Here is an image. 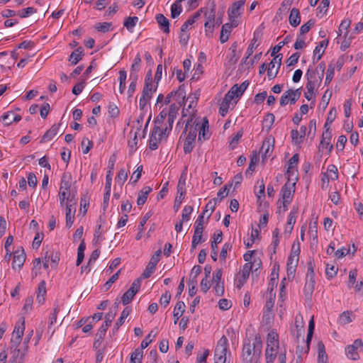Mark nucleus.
I'll return each mask as SVG.
<instances>
[{
  "label": "nucleus",
  "mask_w": 363,
  "mask_h": 363,
  "mask_svg": "<svg viewBox=\"0 0 363 363\" xmlns=\"http://www.w3.org/2000/svg\"><path fill=\"white\" fill-rule=\"evenodd\" d=\"M262 344L259 337H255V342H245L242 347V357L246 363L257 362L262 353Z\"/></svg>",
  "instance_id": "f257e3e1"
},
{
  "label": "nucleus",
  "mask_w": 363,
  "mask_h": 363,
  "mask_svg": "<svg viewBox=\"0 0 363 363\" xmlns=\"http://www.w3.org/2000/svg\"><path fill=\"white\" fill-rule=\"evenodd\" d=\"M282 55H275L268 66L267 77L269 79H274L280 69L281 65Z\"/></svg>",
  "instance_id": "f03ea898"
},
{
  "label": "nucleus",
  "mask_w": 363,
  "mask_h": 363,
  "mask_svg": "<svg viewBox=\"0 0 363 363\" xmlns=\"http://www.w3.org/2000/svg\"><path fill=\"white\" fill-rule=\"evenodd\" d=\"M161 250H158L154 255L151 257L150 262H148L147 265L146 266L144 272L142 274V277L143 279H147L149 278L152 273L154 272L156 265L160 261V257L161 255Z\"/></svg>",
  "instance_id": "7ed1b4c3"
},
{
  "label": "nucleus",
  "mask_w": 363,
  "mask_h": 363,
  "mask_svg": "<svg viewBox=\"0 0 363 363\" xmlns=\"http://www.w3.org/2000/svg\"><path fill=\"white\" fill-rule=\"evenodd\" d=\"M198 125H199V123L196 124L194 128H191L187 134L184 144V152L185 154H189L193 150L197 133L196 127Z\"/></svg>",
  "instance_id": "20e7f679"
},
{
  "label": "nucleus",
  "mask_w": 363,
  "mask_h": 363,
  "mask_svg": "<svg viewBox=\"0 0 363 363\" xmlns=\"http://www.w3.org/2000/svg\"><path fill=\"white\" fill-rule=\"evenodd\" d=\"M298 178L295 177L294 179H292V182H286L281 188V194L282 197V201H292L293 195L295 192V186L296 184Z\"/></svg>",
  "instance_id": "39448f33"
},
{
  "label": "nucleus",
  "mask_w": 363,
  "mask_h": 363,
  "mask_svg": "<svg viewBox=\"0 0 363 363\" xmlns=\"http://www.w3.org/2000/svg\"><path fill=\"white\" fill-rule=\"evenodd\" d=\"M61 125V123L52 125L51 128L48 130L43 135L40 143H45L48 142L53 139L58 133H60V135H62L64 133V130H60V127Z\"/></svg>",
  "instance_id": "423d86ee"
},
{
  "label": "nucleus",
  "mask_w": 363,
  "mask_h": 363,
  "mask_svg": "<svg viewBox=\"0 0 363 363\" xmlns=\"http://www.w3.org/2000/svg\"><path fill=\"white\" fill-rule=\"evenodd\" d=\"M157 86H156L154 89L152 86H150L149 85L144 86L143 90L142 92V96L140 99L139 106L141 110H143L147 103L150 101L152 98V93L156 91Z\"/></svg>",
  "instance_id": "0eeeda50"
},
{
  "label": "nucleus",
  "mask_w": 363,
  "mask_h": 363,
  "mask_svg": "<svg viewBox=\"0 0 363 363\" xmlns=\"http://www.w3.org/2000/svg\"><path fill=\"white\" fill-rule=\"evenodd\" d=\"M228 348V340L225 335H223L218 341L214 352V357H226Z\"/></svg>",
  "instance_id": "6e6552de"
},
{
  "label": "nucleus",
  "mask_w": 363,
  "mask_h": 363,
  "mask_svg": "<svg viewBox=\"0 0 363 363\" xmlns=\"http://www.w3.org/2000/svg\"><path fill=\"white\" fill-rule=\"evenodd\" d=\"M325 69V64L320 62L315 69H313L311 66H309L306 72H311L313 74L312 80L317 81V85L319 86L324 76Z\"/></svg>",
  "instance_id": "1a4fd4ad"
},
{
  "label": "nucleus",
  "mask_w": 363,
  "mask_h": 363,
  "mask_svg": "<svg viewBox=\"0 0 363 363\" xmlns=\"http://www.w3.org/2000/svg\"><path fill=\"white\" fill-rule=\"evenodd\" d=\"M223 239V233L221 230H217L213 235V240L211 241V255L212 259L216 262L218 257V244L221 242Z\"/></svg>",
  "instance_id": "9d476101"
},
{
  "label": "nucleus",
  "mask_w": 363,
  "mask_h": 363,
  "mask_svg": "<svg viewBox=\"0 0 363 363\" xmlns=\"http://www.w3.org/2000/svg\"><path fill=\"white\" fill-rule=\"evenodd\" d=\"M26 255L23 247L16 250L13 252V259L12 262V268L16 269V267L20 269L26 261Z\"/></svg>",
  "instance_id": "9b49d317"
},
{
  "label": "nucleus",
  "mask_w": 363,
  "mask_h": 363,
  "mask_svg": "<svg viewBox=\"0 0 363 363\" xmlns=\"http://www.w3.org/2000/svg\"><path fill=\"white\" fill-rule=\"evenodd\" d=\"M238 26V21L237 20H233L230 23H225L222 26L220 35V41L221 43H224L228 40L232 28Z\"/></svg>",
  "instance_id": "f8f14e48"
},
{
  "label": "nucleus",
  "mask_w": 363,
  "mask_h": 363,
  "mask_svg": "<svg viewBox=\"0 0 363 363\" xmlns=\"http://www.w3.org/2000/svg\"><path fill=\"white\" fill-rule=\"evenodd\" d=\"M245 1L240 0L233 3L230 8L228 9V18L230 22L233 20H236V18L240 15V9L244 6Z\"/></svg>",
  "instance_id": "ddd939ff"
},
{
  "label": "nucleus",
  "mask_w": 363,
  "mask_h": 363,
  "mask_svg": "<svg viewBox=\"0 0 363 363\" xmlns=\"http://www.w3.org/2000/svg\"><path fill=\"white\" fill-rule=\"evenodd\" d=\"M160 131L159 125H155L150 137L149 147L151 150H155L158 148L162 138L159 136L158 133Z\"/></svg>",
  "instance_id": "4468645a"
},
{
  "label": "nucleus",
  "mask_w": 363,
  "mask_h": 363,
  "mask_svg": "<svg viewBox=\"0 0 363 363\" xmlns=\"http://www.w3.org/2000/svg\"><path fill=\"white\" fill-rule=\"evenodd\" d=\"M306 77L307 79V82L306 85L307 92H305L304 96L307 100L310 101L312 99L315 87L318 86L317 81L312 80L313 75L311 76V72H306Z\"/></svg>",
  "instance_id": "2eb2a0df"
},
{
  "label": "nucleus",
  "mask_w": 363,
  "mask_h": 363,
  "mask_svg": "<svg viewBox=\"0 0 363 363\" xmlns=\"http://www.w3.org/2000/svg\"><path fill=\"white\" fill-rule=\"evenodd\" d=\"M315 279L306 278V284L303 288V293L307 299H310L315 289Z\"/></svg>",
  "instance_id": "dca6fc26"
},
{
  "label": "nucleus",
  "mask_w": 363,
  "mask_h": 363,
  "mask_svg": "<svg viewBox=\"0 0 363 363\" xmlns=\"http://www.w3.org/2000/svg\"><path fill=\"white\" fill-rule=\"evenodd\" d=\"M111 178L109 175H106V184H105V193L104 194V210L108 206V201L111 196Z\"/></svg>",
  "instance_id": "f3484780"
},
{
  "label": "nucleus",
  "mask_w": 363,
  "mask_h": 363,
  "mask_svg": "<svg viewBox=\"0 0 363 363\" xmlns=\"http://www.w3.org/2000/svg\"><path fill=\"white\" fill-rule=\"evenodd\" d=\"M157 23L159 24L160 28L165 33H169V20L162 13L157 14L155 16Z\"/></svg>",
  "instance_id": "a211bd4d"
},
{
  "label": "nucleus",
  "mask_w": 363,
  "mask_h": 363,
  "mask_svg": "<svg viewBox=\"0 0 363 363\" xmlns=\"http://www.w3.org/2000/svg\"><path fill=\"white\" fill-rule=\"evenodd\" d=\"M289 21L291 26L296 27L301 23V16L299 10L296 8H293L291 10L290 15L289 17Z\"/></svg>",
  "instance_id": "6ab92c4d"
},
{
  "label": "nucleus",
  "mask_w": 363,
  "mask_h": 363,
  "mask_svg": "<svg viewBox=\"0 0 363 363\" xmlns=\"http://www.w3.org/2000/svg\"><path fill=\"white\" fill-rule=\"evenodd\" d=\"M274 149V145L271 143L269 140H264L262 143L261 151L262 152V160L264 161L270 154L272 152Z\"/></svg>",
  "instance_id": "aec40b11"
},
{
  "label": "nucleus",
  "mask_w": 363,
  "mask_h": 363,
  "mask_svg": "<svg viewBox=\"0 0 363 363\" xmlns=\"http://www.w3.org/2000/svg\"><path fill=\"white\" fill-rule=\"evenodd\" d=\"M152 191L150 186L143 187L139 192L137 199V204L143 206L147 201L148 194Z\"/></svg>",
  "instance_id": "412c9836"
},
{
  "label": "nucleus",
  "mask_w": 363,
  "mask_h": 363,
  "mask_svg": "<svg viewBox=\"0 0 363 363\" xmlns=\"http://www.w3.org/2000/svg\"><path fill=\"white\" fill-rule=\"evenodd\" d=\"M278 343L276 347H267L265 350L266 363H274L277 354Z\"/></svg>",
  "instance_id": "4be33fe9"
},
{
  "label": "nucleus",
  "mask_w": 363,
  "mask_h": 363,
  "mask_svg": "<svg viewBox=\"0 0 363 363\" xmlns=\"http://www.w3.org/2000/svg\"><path fill=\"white\" fill-rule=\"evenodd\" d=\"M185 311V304L183 301H178L174 309L173 316L174 318V323L177 324L178 320L182 316Z\"/></svg>",
  "instance_id": "5701e85b"
},
{
  "label": "nucleus",
  "mask_w": 363,
  "mask_h": 363,
  "mask_svg": "<svg viewBox=\"0 0 363 363\" xmlns=\"http://www.w3.org/2000/svg\"><path fill=\"white\" fill-rule=\"evenodd\" d=\"M84 56V49L82 47H79L74 50L70 55L69 61L72 65H77Z\"/></svg>",
  "instance_id": "b1692460"
},
{
  "label": "nucleus",
  "mask_w": 363,
  "mask_h": 363,
  "mask_svg": "<svg viewBox=\"0 0 363 363\" xmlns=\"http://www.w3.org/2000/svg\"><path fill=\"white\" fill-rule=\"evenodd\" d=\"M314 329H315V323H314L313 317H312L308 323V334H307V337H306V350L304 352L306 354L308 352V351L310 350V343L312 340Z\"/></svg>",
  "instance_id": "393cba45"
},
{
  "label": "nucleus",
  "mask_w": 363,
  "mask_h": 363,
  "mask_svg": "<svg viewBox=\"0 0 363 363\" xmlns=\"http://www.w3.org/2000/svg\"><path fill=\"white\" fill-rule=\"evenodd\" d=\"M46 294V284L45 281L39 283L38 287V293L36 300L40 304H43L45 301V295Z\"/></svg>",
  "instance_id": "a878e982"
},
{
  "label": "nucleus",
  "mask_w": 363,
  "mask_h": 363,
  "mask_svg": "<svg viewBox=\"0 0 363 363\" xmlns=\"http://www.w3.org/2000/svg\"><path fill=\"white\" fill-rule=\"evenodd\" d=\"M199 128L200 131L199 133V140H201V138H203V140H208L209 138V135H208V121L206 117L203 118V123Z\"/></svg>",
  "instance_id": "bb28decb"
},
{
  "label": "nucleus",
  "mask_w": 363,
  "mask_h": 363,
  "mask_svg": "<svg viewBox=\"0 0 363 363\" xmlns=\"http://www.w3.org/2000/svg\"><path fill=\"white\" fill-rule=\"evenodd\" d=\"M25 329L24 321L22 323V326H16L13 330V335H16V337L14 340H11V342L15 345V346L18 347L21 342V340L22 336L23 335V331Z\"/></svg>",
  "instance_id": "cd10ccee"
},
{
  "label": "nucleus",
  "mask_w": 363,
  "mask_h": 363,
  "mask_svg": "<svg viewBox=\"0 0 363 363\" xmlns=\"http://www.w3.org/2000/svg\"><path fill=\"white\" fill-rule=\"evenodd\" d=\"M130 313V309L128 307H126L123 309L122 311L121 316L117 320L116 323H115V325L113 328V330L117 331L119 328L124 323L125 318L129 315Z\"/></svg>",
  "instance_id": "c85d7f7f"
},
{
  "label": "nucleus",
  "mask_w": 363,
  "mask_h": 363,
  "mask_svg": "<svg viewBox=\"0 0 363 363\" xmlns=\"http://www.w3.org/2000/svg\"><path fill=\"white\" fill-rule=\"evenodd\" d=\"M26 352L24 351L23 352L21 353V350L16 346L13 352V356L10 358L9 363H17L18 359L19 363H23Z\"/></svg>",
  "instance_id": "c756f323"
},
{
  "label": "nucleus",
  "mask_w": 363,
  "mask_h": 363,
  "mask_svg": "<svg viewBox=\"0 0 363 363\" xmlns=\"http://www.w3.org/2000/svg\"><path fill=\"white\" fill-rule=\"evenodd\" d=\"M298 258L289 257L287 259V274L289 276L294 275L296 267L298 265Z\"/></svg>",
  "instance_id": "7c9ffc66"
},
{
  "label": "nucleus",
  "mask_w": 363,
  "mask_h": 363,
  "mask_svg": "<svg viewBox=\"0 0 363 363\" xmlns=\"http://www.w3.org/2000/svg\"><path fill=\"white\" fill-rule=\"evenodd\" d=\"M174 96V99L177 101L181 106V100H182V103L184 102V100L186 96V91H185V86L184 84H182L179 86V88L177 90H173Z\"/></svg>",
  "instance_id": "2f4dec72"
},
{
  "label": "nucleus",
  "mask_w": 363,
  "mask_h": 363,
  "mask_svg": "<svg viewBox=\"0 0 363 363\" xmlns=\"http://www.w3.org/2000/svg\"><path fill=\"white\" fill-rule=\"evenodd\" d=\"M138 21V18L137 16H129L125 19L123 26L125 27L128 31L133 32V30L136 26Z\"/></svg>",
  "instance_id": "473e14b6"
},
{
  "label": "nucleus",
  "mask_w": 363,
  "mask_h": 363,
  "mask_svg": "<svg viewBox=\"0 0 363 363\" xmlns=\"http://www.w3.org/2000/svg\"><path fill=\"white\" fill-rule=\"evenodd\" d=\"M351 24V21L350 19H344L340 26H339V30H338V35L340 36L342 33H344V38L347 37L348 34V28H350Z\"/></svg>",
  "instance_id": "72a5a7b5"
},
{
  "label": "nucleus",
  "mask_w": 363,
  "mask_h": 363,
  "mask_svg": "<svg viewBox=\"0 0 363 363\" xmlns=\"http://www.w3.org/2000/svg\"><path fill=\"white\" fill-rule=\"evenodd\" d=\"M357 350L352 345H348L345 348V354L347 357L352 360H357L359 358Z\"/></svg>",
  "instance_id": "f704fd0d"
},
{
  "label": "nucleus",
  "mask_w": 363,
  "mask_h": 363,
  "mask_svg": "<svg viewBox=\"0 0 363 363\" xmlns=\"http://www.w3.org/2000/svg\"><path fill=\"white\" fill-rule=\"evenodd\" d=\"M318 363H325L327 360V354L325 350V345L321 341L318 343Z\"/></svg>",
  "instance_id": "c9c22d12"
},
{
  "label": "nucleus",
  "mask_w": 363,
  "mask_h": 363,
  "mask_svg": "<svg viewBox=\"0 0 363 363\" xmlns=\"http://www.w3.org/2000/svg\"><path fill=\"white\" fill-rule=\"evenodd\" d=\"M259 156L257 155L256 152L253 153L251 155L249 167L245 172L246 175H247L248 174H252V172H254L255 166L259 162Z\"/></svg>",
  "instance_id": "e433bc0d"
},
{
  "label": "nucleus",
  "mask_w": 363,
  "mask_h": 363,
  "mask_svg": "<svg viewBox=\"0 0 363 363\" xmlns=\"http://www.w3.org/2000/svg\"><path fill=\"white\" fill-rule=\"evenodd\" d=\"M186 175L185 172H183L179 179L177 184V194H186Z\"/></svg>",
  "instance_id": "4c0bfd02"
},
{
  "label": "nucleus",
  "mask_w": 363,
  "mask_h": 363,
  "mask_svg": "<svg viewBox=\"0 0 363 363\" xmlns=\"http://www.w3.org/2000/svg\"><path fill=\"white\" fill-rule=\"evenodd\" d=\"M259 35V31L254 32L253 38L246 51V54H247V56H251L253 54L254 50H255L257 48L258 45H255V43L257 40Z\"/></svg>",
  "instance_id": "58836bf2"
},
{
  "label": "nucleus",
  "mask_w": 363,
  "mask_h": 363,
  "mask_svg": "<svg viewBox=\"0 0 363 363\" xmlns=\"http://www.w3.org/2000/svg\"><path fill=\"white\" fill-rule=\"evenodd\" d=\"M77 203V200L75 198L74 195L71 196L69 193L67 197L66 202V211H69V212H74V207L76 208V205Z\"/></svg>",
  "instance_id": "ea45409f"
},
{
  "label": "nucleus",
  "mask_w": 363,
  "mask_h": 363,
  "mask_svg": "<svg viewBox=\"0 0 363 363\" xmlns=\"http://www.w3.org/2000/svg\"><path fill=\"white\" fill-rule=\"evenodd\" d=\"M141 63V58L139 54H138L133 60V62L131 66V72L130 77L132 78L134 74H137V72L140 69V65Z\"/></svg>",
  "instance_id": "a19ab883"
},
{
  "label": "nucleus",
  "mask_w": 363,
  "mask_h": 363,
  "mask_svg": "<svg viewBox=\"0 0 363 363\" xmlns=\"http://www.w3.org/2000/svg\"><path fill=\"white\" fill-rule=\"evenodd\" d=\"M143 350L137 348L130 355V363H141L143 359Z\"/></svg>",
  "instance_id": "79ce46f5"
},
{
  "label": "nucleus",
  "mask_w": 363,
  "mask_h": 363,
  "mask_svg": "<svg viewBox=\"0 0 363 363\" xmlns=\"http://www.w3.org/2000/svg\"><path fill=\"white\" fill-rule=\"evenodd\" d=\"M298 213V206H294L291 212L289 213L288 220H287V225L289 226H293L296 223L297 215Z\"/></svg>",
  "instance_id": "37998d69"
},
{
  "label": "nucleus",
  "mask_w": 363,
  "mask_h": 363,
  "mask_svg": "<svg viewBox=\"0 0 363 363\" xmlns=\"http://www.w3.org/2000/svg\"><path fill=\"white\" fill-rule=\"evenodd\" d=\"M135 294V291L132 289H128L125 291L121 297L123 304L125 306L130 303Z\"/></svg>",
  "instance_id": "c03bdc74"
},
{
  "label": "nucleus",
  "mask_w": 363,
  "mask_h": 363,
  "mask_svg": "<svg viewBox=\"0 0 363 363\" xmlns=\"http://www.w3.org/2000/svg\"><path fill=\"white\" fill-rule=\"evenodd\" d=\"M292 143L295 145H301L303 142V138L297 130H292L291 132Z\"/></svg>",
  "instance_id": "a18cd8bd"
},
{
  "label": "nucleus",
  "mask_w": 363,
  "mask_h": 363,
  "mask_svg": "<svg viewBox=\"0 0 363 363\" xmlns=\"http://www.w3.org/2000/svg\"><path fill=\"white\" fill-rule=\"evenodd\" d=\"M328 45V40H322L319 43V44L313 50V63L315 64V57L316 55H319L321 53V49L323 48L324 50L327 48Z\"/></svg>",
  "instance_id": "49530a36"
},
{
  "label": "nucleus",
  "mask_w": 363,
  "mask_h": 363,
  "mask_svg": "<svg viewBox=\"0 0 363 363\" xmlns=\"http://www.w3.org/2000/svg\"><path fill=\"white\" fill-rule=\"evenodd\" d=\"M302 88L296 89V90L289 89V92L291 95L290 104H294L300 98L301 95Z\"/></svg>",
  "instance_id": "de8ad7c7"
},
{
  "label": "nucleus",
  "mask_w": 363,
  "mask_h": 363,
  "mask_svg": "<svg viewBox=\"0 0 363 363\" xmlns=\"http://www.w3.org/2000/svg\"><path fill=\"white\" fill-rule=\"evenodd\" d=\"M253 264L254 263L252 262H249L243 265L242 269L241 271V277L244 279V280H247V279L249 278L250 273L252 269Z\"/></svg>",
  "instance_id": "09e8293b"
},
{
  "label": "nucleus",
  "mask_w": 363,
  "mask_h": 363,
  "mask_svg": "<svg viewBox=\"0 0 363 363\" xmlns=\"http://www.w3.org/2000/svg\"><path fill=\"white\" fill-rule=\"evenodd\" d=\"M182 11V9L180 2L176 1L171 7V17L172 18H177L181 13Z\"/></svg>",
  "instance_id": "8fccbe9b"
},
{
  "label": "nucleus",
  "mask_w": 363,
  "mask_h": 363,
  "mask_svg": "<svg viewBox=\"0 0 363 363\" xmlns=\"http://www.w3.org/2000/svg\"><path fill=\"white\" fill-rule=\"evenodd\" d=\"M13 111H7L4 113L1 117V119L4 123L5 125H9L12 124L13 123Z\"/></svg>",
  "instance_id": "3c124183"
},
{
  "label": "nucleus",
  "mask_w": 363,
  "mask_h": 363,
  "mask_svg": "<svg viewBox=\"0 0 363 363\" xmlns=\"http://www.w3.org/2000/svg\"><path fill=\"white\" fill-rule=\"evenodd\" d=\"M60 308L59 304L55 303V307L53 308V311H52V313H51V314L50 315V317H49V321H50L49 327L56 323L57 314L60 312Z\"/></svg>",
  "instance_id": "603ef678"
},
{
  "label": "nucleus",
  "mask_w": 363,
  "mask_h": 363,
  "mask_svg": "<svg viewBox=\"0 0 363 363\" xmlns=\"http://www.w3.org/2000/svg\"><path fill=\"white\" fill-rule=\"evenodd\" d=\"M93 147V142L87 138H84L82 141V152L87 154Z\"/></svg>",
  "instance_id": "864d4df0"
},
{
  "label": "nucleus",
  "mask_w": 363,
  "mask_h": 363,
  "mask_svg": "<svg viewBox=\"0 0 363 363\" xmlns=\"http://www.w3.org/2000/svg\"><path fill=\"white\" fill-rule=\"evenodd\" d=\"M351 312L349 311H344L340 315V322L342 325L350 323L352 321L350 316Z\"/></svg>",
  "instance_id": "5fc2aeb1"
},
{
  "label": "nucleus",
  "mask_w": 363,
  "mask_h": 363,
  "mask_svg": "<svg viewBox=\"0 0 363 363\" xmlns=\"http://www.w3.org/2000/svg\"><path fill=\"white\" fill-rule=\"evenodd\" d=\"M277 336V334L274 332L269 333L267 335V347H276L278 343L276 339Z\"/></svg>",
  "instance_id": "6e6d98bb"
},
{
  "label": "nucleus",
  "mask_w": 363,
  "mask_h": 363,
  "mask_svg": "<svg viewBox=\"0 0 363 363\" xmlns=\"http://www.w3.org/2000/svg\"><path fill=\"white\" fill-rule=\"evenodd\" d=\"M207 211V210H204L201 214H200L196 220L195 221V230H199L203 231V223H204V214Z\"/></svg>",
  "instance_id": "4d7b16f0"
},
{
  "label": "nucleus",
  "mask_w": 363,
  "mask_h": 363,
  "mask_svg": "<svg viewBox=\"0 0 363 363\" xmlns=\"http://www.w3.org/2000/svg\"><path fill=\"white\" fill-rule=\"evenodd\" d=\"M315 25V20L310 19L307 23L302 25L300 28V34L304 35L307 33L310 29Z\"/></svg>",
  "instance_id": "13d9d810"
},
{
  "label": "nucleus",
  "mask_w": 363,
  "mask_h": 363,
  "mask_svg": "<svg viewBox=\"0 0 363 363\" xmlns=\"http://www.w3.org/2000/svg\"><path fill=\"white\" fill-rule=\"evenodd\" d=\"M143 172V166L140 165L137 167L136 170L133 173L130 182L133 184H136L141 177Z\"/></svg>",
  "instance_id": "bf43d9fd"
},
{
  "label": "nucleus",
  "mask_w": 363,
  "mask_h": 363,
  "mask_svg": "<svg viewBox=\"0 0 363 363\" xmlns=\"http://www.w3.org/2000/svg\"><path fill=\"white\" fill-rule=\"evenodd\" d=\"M337 272V268L334 265L328 264L325 268V274L328 279H332L336 276Z\"/></svg>",
  "instance_id": "052dcab7"
},
{
  "label": "nucleus",
  "mask_w": 363,
  "mask_h": 363,
  "mask_svg": "<svg viewBox=\"0 0 363 363\" xmlns=\"http://www.w3.org/2000/svg\"><path fill=\"white\" fill-rule=\"evenodd\" d=\"M193 211V207L191 206H184L182 211V221H188L190 219V215Z\"/></svg>",
  "instance_id": "680f3d73"
},
{
  "label": "nucleus",
  "mask_w": 363,
  "mask_h": 363,
  "mask_svg": "<svg viewBox=\"0 0 363 363\" xmlns=\"http://www.w3.org/2000/svg\"><path fill=\"white\" fill-rule=\"evenodd\" d=\"M76 208L74 207V212L66 211V227L70 228L74 220Z\"/></svg>",
  "instance_id": "e2e57ef3"
},
{
  "label": "nucleus",
  "mask_w": 363,
  "mask_h": 363,
  "mask_svg": "<svg viewBox=\"0 0 363 363\" xmlns=\"http://www.w3.org/2000/svg\"><path fill=\"white\" fill-rule=\"evenodd\" d=\"M112 26L111 23L104 22L98 23L95 26V28L100 32L106 33L109 30L110 27Z\"/></svg>",
  "instance_id": "0e129e2a"
},
{
  "label": "nucleus",
  "mask_w": 363,
  "mask_h": 363,
  "mask_svg": "<svg viewBox=\"0 0 363 363\" xmlns=\"http://www.w3.org/2000/svg\"><path fill=\"white\" fill-rule=\"evenodd\" d=\"M120 273H121V269H119L116 273L113 274L109 278V279L105 283V284L104 286L105 288V291H108L111 288V285L118 279Z\"/></svg>",
  "instance_id": "69168bd1"
},
{
  "label": "nucleus",
  "mask_w": 363,
  "mask_h": 363,
  "mask_svg": "<svg viewBox=\"0 0 363 363\" xmlns=\"http://www.w3.org/2000/svg\"><path fill=\"white\" fill-rule=\"evenodd\" d=\"M168 116L167 111L164 109L162 110L158 116L155 119V125H159L160 127L161 124L163 123L164 120L166 118V117Z\"/></svg>",
  "instance_id": "338daca9"
},
{
  "label": "nucleus",
  "mask_w": 363,
  "mask_h": 363,
  "mask_svg": "<svg viewBox=\"0 0 363 363\" xmlns=\"http://www.w3.org/2000/svg\"><path fill=\"white\" fill-rule=\"evenodd\" d=\"M232 248V245L229 242H225L220 251V259L221 261H225L227 257L228 251L230 250Z\"/></svg>",
  "instance_id": "774afa93"
}]
</instances>
